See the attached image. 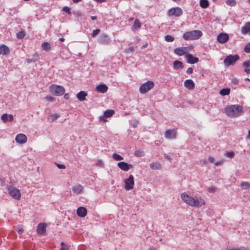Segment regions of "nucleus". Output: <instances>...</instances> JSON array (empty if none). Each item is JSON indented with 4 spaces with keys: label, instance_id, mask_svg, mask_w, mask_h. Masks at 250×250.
<instances>
[{
    "label": "nucleus",
    "instance_id": "9",
    "mask_svg": "<svg viewBox=\"0 0 250 250\" xmlns=\"http://www.w3.org/2000/svg\"><path fill=\"white\" fill-rule=\"evenodd\" d=\"M183 14V11L180 7H176L171 8L167 11V15L168 16H174L175 17H179Z\"/></svg>",
    "mask_w": 250,
    "mask_h": 250
},
{
    "label": "nucleus",
    "instance_id": "26",
    "mask_svg": "<svg viewBox=\"0 0 250 250\" xmlns=\"http://www.w3.org/2000/svg\"><path fill=\"white\" fill-rule=\"evenodd\" d=\"M83 189V187L81 185H78L72 187L73 192L76 194H78L81 193Z\"/></svg>",
    "mask_w": 250,
    "mask_h": 250
},
{
    "label": "nucleus",
    "instance_id": "64",
    "mask_svg": "<svg viewBox=\"0 0 250 250\" xmlns=\"http://www.w3.org/2000/svg\"><path fill=\"white\" fill-rule=\"evenodd\" d=\"M27 61L28 63H30L32 62V60L31 59H28V60H27Z\"/></svg>",
    "mask_w": 250,
    "mask_h": 250
},
{
    "label": "nucleus",
    "instance_id": "8",
    "mask_svg": "<svg viewBox=\"0 0 250 250\" xmlns=\"http://www.w3.org/2000/svg\"><path fill=\"white\" fill-rule=\"evenodd\" d=\"M114 113V110L112 109H108L105 111L103 114L99 117V121L102 123L106 122L107 121L106 119L112 117Z\"/></svg>",
    "mask_w": 250,
    "mask_h": 250
},
{
    "label": "nucleus",
    "instance_id": "63",
    "mask_svg": "<svg viewBox=\"0 0 250 250\" xmlns=\"http://www.w3.org/2000/svg\"><path fill=\"white\" fill-rule=\"evenodd\" d=\"M59 40L61 42H63L64 41V38H61L59 39Z\"/></svg>",
    "mask_w": 250,
    "mask_h": 250
},
{
    "label": "nucleus",
    "instance_id": "54",
    "mask_svg": "<svg viewBox=\"0 0 250 250\" xmlns=\"http://www.w3.org/2000/svg\"><path fill=\"white\" fill-rule=\"evenodd\" d=\"M127 51L129 52H133L134 51V47L133 46L129 47L127 49Z\"/></svg>",
    "mask_w": 250,
    "mask_h": 250
},
{
    "label": "nucleus",
    "instance_id": "17",
    "mask_svg": "<svg viewBox=\"0 0 250 250\" xmlns=\"http://www.w3.org/2000/svg\"><path fill=\"white\" fill-rule=\"evenodd\" d=\"M96 90L99 93H105L108 89V87L105 84L101 83L96 86Z\"/></svg>",
    "mask_w": 250,
    "mask_h": 250
},
{
    "label": "nucleus",
    "instance_id": "37",
    "mask_svg": "<svg viewBox=\"0 0 250 250\" xmlns=\"http://www.w3.org/2000/svg\"><path fill=\"white\" fill-rule=\"evenodd\" d=\"M95 164L100 167H103L104 166V163L102 160L100 159L96 160Z\"/></svg>",
    "mask_w": 250,
    "mask_h": 250
},
{
    "label": "nucleus",
    "instance_id": "2",
    "mask_svg": "<svg viewBox=\"0 0 250 250\" xmlns=\"http://www.w3.org/2000/svg\"><path fill=\"white\" fill-rule=\"evenodd\" d=\"M226 115L230 118L241 116L243 112V107L239 104H232L226 106L224 109Z\"/></svg>",
    "mask_w": 250,
    "mask_h": 250
},
{
    "label": "nucleus",
    "instance_id": "61",
    "mask_svg": "<svg viewBox=\"0 0 250 250\" xmlns=\"http://www.w3.org/2000/svg\"><path fill=\"white\" fill-rule=\"evenodd\" d=\"M246 138L250 140V130H249L248 134Z\"/></svg>",
    "mask_w": 250,
    "mask_h": 250
},
{
    "label": "nucleus",
    "instance_id": "41",
    "mask_svg": "<svg viewBox=\"0 0 250 250\" xmlns=\"http://www.w3.org/2000/svg\"><path fill=\"white\" fill-rule=\"evenodd\" d=\"M165 40L167 42H172L174 41V38L170 35H167L165 37Z\"/></svg>",
    "mask_w": 250,
    "mask_h": 250
},
{
    "label": "nucleus",
    "instance_id": "5",
    "mask_svg": "<svg viewBox=\"0 0 250 250\" xmlns=\"http://www.w3.org/2000/svg\"><path fill=\"white\" fill-rule=\"evenodd\" d=\"M239 59V57L238 55H228L225 57L224 60V64L226 66L234 65Z\"/></svg>",
    "mask_w": 250,
    "mask_h": 250
},
{
    "label": "nucleus",
    "instance_id": "42",
    "mask_svg": "<svg viewBox=\"0 0 250 250\" xmlns=\"http://www.w3.org/2000/svg\"><path fill=\"white\" fill-rule=\"evenodd\" d=\"M243 65L245 67L250 68V60L244 62Z\"/></svg>",
    "mask_w": 250,
    "mask_h": 250
},
{
    "label": "nucleus",
    "instance_id": "43",
    "mask_svg": "<svg viewBox=\"0 0 250 250\" xmlns=\"http://www.w3.org/2000/svg\"><path fill=\"white\" fill-rule=\"evenodd\" d=\"M50 118L53 121L56 120L59 117L60 115L57 114H54L50 115Z\"/></svg>",
    "mask_w": 250,
    "mask_h": 250
},
{
    "label": "nucleus",
    "instance_id": "50",
    "mask_svg": "<svg viewBox=\"0 0 250 250\" xmlns=\"http://www.w3.org/2000/svg\"><path fill=\"white\" fill-rule=\"evenodd\" d=\"M193 72V69L191 67H189L187 70V73L188 74H191Z\"/></svg>",
    "mask_w": 250,
    "mask_h": 250
},
{
    "label": "nucleus",
    "instance_id": "35",
    "mask_svg": "<svg viewBox=\"0 0 250 250\" xmlns=\"http://www.w3.org/2000/svg\"><path fill=\"white\" fill-rule=\"evenodd\" d=\"M112 158L117 161H120L123 159V157H122L121 155L117 154V153H114L112 155Z\"/></svg>",
    "mask_w": 250,
    "mask_h": 250
},
{
    "label": "nucleus",
    "instance_id": "34",
    "mask_svg": "<svg viewBox=\"0 0 250 250\" xmlns=\"http://www.w3.org/2000/svg\"><path fill=\"white\" fill-rule=\"evenodd\" d=\"M240 186L246 189L250 188V184L248 182H243L241 183Z\"/></svg>",
    "mask_w": 250,
    "mask_h": 250
},
{
    "label": "nucleus",
    "instance_id": "15",
    "mask_svg": "<svg viewBox=\"0 0 250 250\" xmlns=\"http://www.w3.org/2000/svg\"><path fill=\"white\" fill-rule=\"evenodd\" d=\"M165 136L167 139H174L176 137V132L174 129L167 130L165 132Z\"/></svg>",
    "mask_w": 250,
    "mask_h": 250
},
{
    "label": "nucleus",
    "instance_id": "38",
    "mask_svg": "<svg viewBox=\"0 0 250 250\" xmlns=\"http://www.w3.org/2000/svg\"><path fill=\"white\" fill-rule=\"evenodd\" d=\"M25 34L23 31H20L17 34V37L18 39H22L24 37Z\"/></svg>",
    "mask_w": 250,
    "mask_h": 250
},
{
    "label": "nucleus",
    "instance_id": "59",
    "mask_svg": "<svg viewBox=\"0 0 250 250\" xmlns=\"http://www.w3.org/2000/svg\"><path fill=\"white\" fill-rule=\"evenodd\" d=\"M221 164H222V162H221V161H218V162H216L215 163V165L216 166L221 165Z\"/></svg>",
    "mask_w": 250,
    "mask_h": 250
},
{
    "label": "nucleus",
    "instance_id": "44",
    "mask_svg": "<svg viewBox=\"0 0 250 250\" xmlns=\"http://www.w3.org/2000/svg\"><path fill=\"white\" fill-rule=\"evenodd\" d=\"M61 250H67L68 249V246L63 242L61 243Z\"/></svg>",
    "mask_w": 250,
    "mask_h": 250
},
{
    "label": "nucleus",
    "instance_id": "18",
    "mask_svg": "<svg viewBox=\"0 0 250 250\" xmlns=\"http://www.w3.org/2000/svg\"><path fill=\"white\" fill-rule=\"evenodd\" d=\"M186 57L188 60L187 62L190 64L197 63L199 61L198 58L193 57L192 55L190 54H187Z\"/></svg>",
    "mask_w": 250,
    "mask_h": 250
},
{
    "label": "nucleus",
    "instance_id": "36",
    "mask_svg": "<svg viewBox=\"0 0 250 250\" xmlns=\"http://www.w3.org/2000/svg\"><path fill=\"white\" fill-rule=\"evenodd\" d=\"M226 4L229 6H234L236 4V1L235 0H227Z\"/></svg>",
    "mask_w": 250,
    "mask_h": 250
},
{
    "label": "nucleus",
    "instance_id": "55",
    "mask_svg": "<svg viewBox=\"0 0 250 250\" xmlns=\"http://www.w3.org/2000/svg\"><path fill=\"white\" fill-rule=\"evenodd\" d=\"M244 71L247 74H249L250 73V68L246 67V68L245 69Z\"/></svg>",
    "mask_w": 250,
    "mask_h": 250
},
{
    "label": "nucleus",
    "instance_id": "21",
    "mask_svg": "<svg viewBox=\"0 0 250 250\" xmlns=\"http://www.w3.org/2000/svg\"><path fill=\"white\" fill-rule=\"evenodd\" d=\"M10 53V50L8 46L4 44L0 45V55H6Z\"/></svg>",
    "mask_w": 250,
    "mask_h": 250
},
{
    "label": "nucleus",
    "instance_id": "48",
    "mask_svg": "<svg viewBox=\"0 0 250 250\" xmlns=\"http://www.w3.org/2000/svg\"><path fill=\"white\" fill-rule=\"evenodd\" d=\"M226 156L230 158H233L234 156V154L232 151L227 152L226 153Z\"/></svg>",
    "mask_w": 250,
    "mask_h": 250
},
{
    "label": "nucleus",
    "instance_id": "49",
    "mask_svg": "<svg viewBox=\"0 0 250 250\" xmlns=\"http://www.w3.org/2000/svg\"><path fill=\"white\" fill-rule=\"evenodd\" d=\"M232 83L233 84L237 85L239 83V80L236 78H234L232 81Z\"/></svg>",
    "mask_w": 250,
    "mask_h": 250
},
{
    "label": "nucleus",
    "instance_id": "7",
    "mask_svg": "<svg viewBox=\"0 0 250 250\" xmlns=\"http://www.w3.org/2000/svg\"><path fill=\"white\" fill-rule=\"evenodd\" d=\"M154 86L153 82L148 81L143 84H142L139 88V91L141 93L144 94L146 93L149 90L152 89Z\"/></svg>",
    "mask_w": 250,
    "mask_h": 250
},
{
    "label": "nucleus",
    "instance_id": "4",
    "mask_svg": "<svg viewBox=\"0 0 250 250\" xmlns=\"http://www.w3.org/2000/svg\"><path fill=\"white\" fill-rule=\"evenodd\" d=\"M49 89L53 95L57 96L62 95L65 92V89L62 86L54 84H51L49 86Z\"/></svg>",
    "mask_w": 250,
    "mask_h": 250
},
{
    "label": "nucleus",
    "instance_id": "14",
    "mask_svg": "<svg viewBox=\"0 0 250 250\" xmlns=\"http://www.w3.org/2000/svg\"><path fill=\"white\" fill-rule=\"evenodd\" d=\"M15 140L18 143L23 144L27 142V138L24 134L20 133L16 136Z\"/></svg>",
    "mask_w": 250,
    "mask_h": 250
},
{
    "label": "nucleus",
    "instance_id": "57",
    "mask_svg": "<svg viewBox=\"0 0 250 250\" xmlns=\"http://www.w3.org/2000/svg\"><path fill=\"white\" fill-rule=\"evenodd\" d=\"M64 98L65 99H67V100L69 99V98H70V96H69V94H67V93L65 94L64 95Z\"/></svg>",
    "mask_w": 250,
    "mask_h": 250
},
{
    "label": "nucleus",
    "instance_id": "25",
    "mask_svg": "<svg viewBox=\"0 0 250 250\" xmlns=\"http://www.w3.org/2000/svg\"><path fill=\"white\" fill-rule=\"evenodd\" d=\"M87 96V93L83 91H81L79 92L76 97L79 101L83 102L85 100V97Z\"/></svg>",
    "mask_w": 250,
    "mask_h": 250
},
{
    "label": "nucleus",
    "instance_id": "52",
    "mask_svg": "<svg viewBox=\"0 0 250 250\" xmlns=\"http://www.w3.org/2000/svg\"><path fill=\"white\" fill-rule=\"evenodd\" d=\"M216 190V188L215 187H210L209 188V191L211 192H213L215 191V190Z\"/></svg>",
    "mask_w": 250,
    "mask_h": 250
},
{
    "label": "nucleus",
    "instance_id": "31",
    "mask_svg": "<svg viewBox=\"0 0 250 250\" xmlns=\"http://www.w3.org/2000/svg\"><path fill=\"white\" fill-rule=\"evenodd\" d=\"M200 5L203 8H206L209 5V3L208 0H200Z\"/></svg>",
    "mask_w": 250,
    "mask_h": 250
},
{
    "label": "nucleus",
    "instance_id": "45",
    "mask_svg": "<svg viewBox=\"0 0 250 250\" xmlns=\"http://www.w3.org/2000/svg\"><path fill=\"white\" fill-rule=\"evenodd\" d=\"M228 250H246V249L244 247H240V248H229L228 249Z\"/></svg>",
    "mask_w": 250,
    "mask_h": 250
},
{
    "label": "nucleus",
    "instance_id": "10",
    "mask_svg": "<svg viewBox=\"0 0 250 250\" xmlns=\"http://www.w3.org/2000/svg\"><path fill=\"white\" fill-rule=\"evenodd\" d=\"M125 183L126 190L132 189L134 185V177L132 175H129V177L125 180Z\"/></svg>",
    "mask_w": 250,
    "mask_h": 250
},
{
    "label": "nucleus",
    "instance_id": "20",
    "mask_svg": "<svg viewBox=\"0 0 250 250\" xmlns=\"http://www.w3.org/2000/svg\"><path fill=\"white\" fill-rule=\"evenodd\" d=\"M185 86L189 90H191L194 88L195 84L192 80H187L184 82Z\"/></svg>",
    "mask_w": 250,
    "mask_h": 250
},
{
    "label": "nucleus",
    "instance_id": "12",
    "mask_svg": "<svg viewBox=\"0 0 250 250\" xmlns=\"http://www.w3.org/2000/svg\"><path fill=\"white\" fill-rule=\"evenodd\" d=\"M189 50L190 48L188 47H178L174 50V52L176 55L181 56L188 53Z\"/></svg>",
    "mask_w": 250,
    "mask_h": 250
},
{
    "label": "nucleus",
    "instance_id": "29",
    "mask_svg": "<svg viewBox=\"0 0 250 250\" xmlns=\"http://www.w3.org/2000/svg\"><path fill=\"white\" fill-rule=\"evenodd\" d=\"M150 167L152 169H160L161 165L158 162H153L150 164Z\"/></svg>",
    "mask_w": 250,
    "mask_h": 250
},
{
    "label": "nucleus",
    "instance_id": "19",
    "mask_svg": "<svg viewBox=\"0 0 250 250\" xmlns=\"http://www.w3.org/2000/svg\"><path fill=\"white\" fill-rule=\"evenodd\" d=\"M77 215L80 217H84L86 215L87 210L86 208L81 207L78 208L77 210Z\"/></svg>",
    "mask_w": 250,
    "mask_h": 250
},
{
    "label": "nucleus",
    "instance_id": "53",
    "mask_svg": "<svg viewBox=\"0 0 250 250\" xmlns=\"http://www.w3.org/2000/svg\"><path fill=\"white\" fill-rule=\"evenodd\" d=\"M138 124V122L137 121H135L133 124V127L135 128L137 126V125Z\"/></svg>",
    "mask_w": 250,
    "mask_h": 250
},
{
    "label": "nucleus",
    "instance_id": "13",
    "mask_svg": "<svg viewBox=\"0 0 250 250\" xmlns=\"http://www.w3.org/2000/svg\"><path fill=\"white\" fill-rule=\"evenodd\" d=\"M229 38L228 34L222 33L217 36V40L220 43H224L228 41Z\"/></svg>",
    "mask_w": 250,
    "mask_h": 250
},
{
    "label": "nucleus",
    "instance_id": "40",
    "mask_svg": "<svg viewBox=\"0 0 250 250\" xmlns=\"http://www.w3.org/2000/svg\"><path fill=\"white\" fill-rule=\"evenodd\" d=\"M244 50L246 53H250V42L246 45L244 48Z\"/></svg>",
    "mask_w": 250,
    "mask_h": 250
},
{
    "label": "nucleus",
    "instance_id": "62",
    "mask_svg": "<svg viewBox=\"0 0 250 250\" xmlns=\"http://www.w3.org/2000/svg\"><path fill=\"white\" fill-rule=\"evenodd\" d=\"M82 0H72L73 2L74 3H78L80 2Z\"/></svg>",
    "mask_w": 250,
    "mask_h": 250
},
{
    "label": "nucleus",
    "instance_id": "39",
    "mask_svg": "<svg viewBox=\"0 0 250 250\" xmlns=\"http://www.w3.org/2000/svg\"><path fill=\"white\" fill-rule=\"evenodd\" d=\"M62 10L67 13L68 15H70L71 12L70 8L67 6H64L62 8Z\"/></svg>",
    "mask_w": 250,
    "mask_h": 250
},
{
    "label": "nucleus",
    "instance_id": "27",
    "mask_svg": "<svg viewBox=\"0 0 250 250\" xmlns=\"http://www.w3.org/2000/svg\"><path fill=\"white\" fill-rule=\"evenodd\" d=\"M141 26V23L139 20L136 19L133 26L131 27L132 31H135Z\"/></svg>",
    "mask_w": 250,
    "mask_h": 250
},
{
    "label": "nucleus",
    "instance_id": "11",
    "mask_svg": "<svg viewBox=\"0 0 250 250\" xmlns=\"http://www.w3.org/2000/svg\"><path fill=\"white\" fill-rule=\"evenodd\" d=\"M97 42L101 44H108L111 42L110 38L105 34L100 35L97 40Z\"/></svg>",
    "mask_w": 250,
    "mask_h": 250
},
{
    "label": "nucleus",
    "instance_id": "30",
    "mask_svg": "<svg viewBox=\"0 0 250 250\" xmlns=\"http://www.w3.org/2000/svg\"><path fill=\"white\" fill-rule=\"evenodd\" d=\"M42 47L43 50L46 51H50L51 49L50 44L47 42H44L42 44Z\"/></svg>",
    "mask_w": 250,
    "mask_h": 250
},
{
    "label": "nucleus",
    "instance_id": "6",
    "mask_svg": "<svg viewBox=\"0 0 250 250\" xmlns=\"http://www.w3.org/2000/svg\"><path fill=\"white\" fill-rule=\"evenodd\" d=\"M9 194L14 199L19 200L21 198V193L19 189L12 186L7 188Z\"/></svg>",
    "mask_w": 250,
    "mask_h": 250
},
{
    "label": "nucleus",
    "instance_id": "1",
    "mask_svg": "<svg viewBox=\"0 0 250 250\" xmlns=\"http://www.w3.org/2000/svg\"><path fill=\"white\" fill-rule=\"evenodd\" d=\"M181 198L186 204L192 207L200 208L205 204L204 199L202 198L198 199L196 197H193L185 192L181 194Z\"/></svg>",
    "mask_w": 250,
    "mask_h": 250
},
{
    "label": "nucleus",
    "instance_id": "23",
    "mask_svg": "<svg viewBox=\"0 0 250 250\" xmlns=\"http://www.w3.org/2000/svg\"><path fill=\"white\" fill-rule=\"evenodd\" d=\"M46 226L43 223H40L38 225L37 232L39 234H42L45 232Z\"/></svg>",
    "mask_w": 250,
    "mask_h": 250
},
{
    "label": "nucleus",
    "instance_id": "3",
    "mask_svg": "<svg viewBox=\"0 0 250 250\" xmlns=\"http://www.w3.org/2000/svg\"><path fill=\"white\" fill-rule=\"evenodd\" d=\"M203 34L200 30H193L185 33L183 38L185 40H195L199 39Z\"/></svg>",
    "mask_w": 250,
    "mask_h": 250
},
{
    "label": "nucleus",
    "instance_id": "51",
    "mask_svg": "<svg viewBox=\"0 0 250 250\" xmlns=\"http://www.w3.org/2000/svg\"><path fill=\"white\" fill-rule=\"evenodd\" d=\"M17 231L19 234H21L23 232V229L22 228H19Z\"/></svg>",
    "mask_w": 250,
    "mask_h": 250
},
{
    "label": "nucleus",
    "instance_id": "60",
    "mask_svg": "<svg viewBox=\"0 0 250 250\" xmlns=\"http://www.w3.org/2000/svg\"><path fill=\"white\" fill-rule=\"evenodd\" d=\"M95 1H96L98 2H99V3H102V2L105 1L106 0H95Z\"/></svg>",
    "mask_w": 250,
    "mask_h": 250
},
{
    "label": "nucleus",
    "instance_id": "58",
    "mask_svg": "<svg viewBox=\"0 0 250 250\" xmlns=\"http://www.w3.org/2000/svg\"><path fill=\"white\" fill-rule=\"evenodd\" d=\"M100 32V30L98 29L95 30V36L99 34Z\"/></svg>",
    "mask_w": 250,
    "mask_h": 250
},
{
    "label": "nucleus",
    "instance_id": "16",
    "mask_svg": "<svg viewBox=\"0 0 250 250\" xmlns=\"http://www.w3.org/2000/svg\"><path fill=\"white\" fill-rule=\"evenodd\" d=\"M117 165L122 170L125 171H127L130 168L132 167V166L131 165H129L125 162H119Z\"/></svg>",
    "mask_w": 250,
    "mask_h": 250
},
{
    "label": "nucleus",
    "instance_id": "46",
    "mask_svg": "<svg viewBox=\"0 0 250 250\" xmlns=\"http://www.w3.org/2000/svg\"><path fill=\"white\" fill-rule=\"evenodd\" d=\"M55 165L60 169H65V165H64L63 164H60L55 163Z\"/></svg>",
    "mask_w": 250,
    "mask_h": 250
},
{
    "label": "nucleus",
    "instance_id": "47",
    "mask_svg": "<svg viewBox=\"0 0 250 250\" xmlns=\"http://www.w3.org/2000/svg\"><path fill=\"white\" fill-rule=\"evenodd\" d=\"M45 99L50 102H53L54 101V98L53 97L51 96H47L45 97Z\"/></svg>",
    "mask_w": 250,
    "mask_h": 250
},
{
    "label": "nucleus",
    "instance_id": "24",
    "mask_svg": "<svg viewBox=\"0 0 250 250\" xmlns=\"http://www.w3.org/2000/svg\"><path fill=\"white\" fill-rule=\"evenodd\" d=\"M242 33L244 35L250 33V22H248L242 28Z\"/></svg>",
    "mask_w": 250,
    "mask_h": 250
},
{
    "label": "nucleus",
    "instance_id": "28",
    "mask_svg": "<svg viewBox=\"0 0 250 250\" xmlns=\"http://www.w3.org/2000/svg\"><path fill=\"white\" fill-rule=\"evenodd\" d=\"M183 63L179 61H175L173 62V67L175 69H179L183 67Z\"/></svg>",
    "mask_w": 250,
    "mask_h": 250
},
{
    "label": "nucleus",
    "instance_id": "22",
    "mask_svg": "<svg viewBox=\"0 0 250 250\" xmlns=\"http://www.w3.org/2000/svg\"><path fill=\"white\" fill-rule=\"evenodd\" d=\"M1 119L4 123H6L7 121L12 122L14 120L13 116L12 114H7L6 113L2 114Z\"/></svg>",
    "mask_w": 250,
    "mask_h": 250
},
{
    "label": "nucleus",
    "instance_id": "32",
    "mask_svg": "<svg viewBox=\"0 0 250 250\" xmlns=\"http://www.w3.org/2000/svg\"><path fill=\"white\" fill-rule=\"evenodd\" d=\"M230 93L229 88H223L220 91V94L222 96L228 95Z\"/></svg>",
    "mask_w": 250,
    "mask_h": 250
},
{
    "label": "nucleus",
    "instance_id": "33",
    "mask_svg": "<svg viewBox=\"0 0 250 250\" xmlns=\"http://www.w3.org/2000/svg\"><path fill=\"white\" fill-rule=\"evenodd\" d=\"M145 155L144 151L140 150H136L134 152V155L136 157H143Z\"/></svg>",
    "mask_w": 250,
    "mask_h": 250
},
{
    "label": "nucleus",
    "instance_id": "56",
    "mask_svg": "<svg viewBox=\"0 0 250 250\" xmlns=\"http://www.w3.org/2000/svg\"><path fill=\"white\" fill-rule=\"evenodd\" d=\"M214 158L213 157L210 156L208 158V160L211 163H213L214 162Z\"/></svg>",
    "mask_w": 250,
    "mask_h": 250
}]
</instances>
